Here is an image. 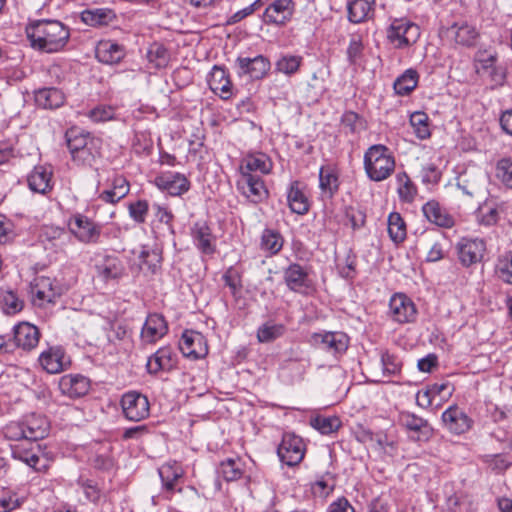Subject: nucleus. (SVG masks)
I'll return each instance as SVG.
<instances>
[{"label": "nucleus", "mask_w": 512, "mask_h": 512, "mask_svg": "<svg viewBox=\"0 0 512 512\" xmlns=\"http://www.w3.org/2000/svg\"><path fill=\"white\" fill-rule=\"evenodd\" d=\"M312 339L321 349L335 357L344 354L349 346V337L338 331L314 333Z\"/></svg>", "instance_id": "4be33fe9"}, {"label": "nucleus", "mask_w": 512, "mask_h": 512, "mask_svg": "<svg viewBox=\"0 0 512 512\" xmlns=\"http://www.w3.org/2000/svg\"><path fill=\"white\" fill-rule=\"evenodd\" d=\"M339 173L332 165L322 166L319 170V188L323 195L332 198L339 190Z\"/></svg>", "instance_id": "c9c22d12"}, {"label": "nucleus", "mask_w": 512, "mask_h": 512, "mask_svg": "<svg viewBox=\"0 0 512 512\" xmlns=\"http://www.w3.org/2000/svg\"><path fill=\"white\" fill-rule=\"evenodd\" d=\"M49 429L50 423L45 415L30 413L8 422L1 429V434L10 442L12 459L25 464L35 472L44 473L50 467V460L37 441L45 438Z\"/></svg>", "instance_id": "f257e3e1"}, {"label": "nucleus", "mask_w": 512, "mask_h": 512, "mask_svg": "<svg viewBox=\"0 0 512 512\" xmlns=\"http://www.w3.org/2000/svg\"><path fill=\"white\" fill-rule=\"evenodd\" d=\"M64 94L57 88H42L35 93L36 104L44 109H56L63 105Z\"/></svg>", "instance_id": "4c0bfd02"}, {"label": "nucleus", "mask_w": 512, "mask_h": 512, "mask_svg": "<svg viewBox=\"0 0 512 512\" xmlns=\"http://www.w3.org/2000/svg\"><path fill=\"white\" fill-rule=\"evenodd\" d=\"M303 57L300 55H281L275 62V71L287 76L294 75L302 65Z\"/></svg>", "instance_id": "8fccbe9b"}, {"label": "nucleus", "mask_w": 512, "mask_h": 512, "mask_svg": "<svg viewBox=\"0 0 512 512\" xmlns=\"http://www.w3.org/2000/svg\"><path fill=\"white\" fill-rule=\"evenodd\" d=\"M363 167L369 180L382 182L394 173L396 159L386 145L374 144L364 152Z\"/></svg>", "instance_id": "7ed1b4c3"}, {"label": "nucleus", "mask_w": 512, "mask_h": 512, "mask_svg": "<svg viewBox=\"0 0 512 512\" xmlns=\"http://www.w3.org/2000/svg\"><path fill=\"white\" fill-rule=\"evenodd\" d=\"M420 35V27L405 17L391 18L386 29V38L396 49L412 46L418 41Z\"/></svg>", "instance_id": "20e7f679"}, {"label": "nucleus", "mask_w": 512, "mask_h": 512, "mask_svg": "<svg viewBox=\"0 0 512 512\" xmlns=\"http://www.w3.org/2000/svg\"><path fill=\"white\" fill-rule=\"evenodd\" d=\"M381 364L384 376L391 377L399 375L402 369L401 359L389 351H383L381 353Z\"/></svg>", "instance_id": "4d7b16f0"}, {"label": "nucleus", "mask_w": 512, "mask_h": 512, "mask_svg": "<svg viewBox=\"0 0 512 512\" xmlns=\"http://www.w3.org/2000/svg\"><path fill=\"white\" fill-rule=\"evenodd\" d=\"M177 355L170 346L160 347L147 360L146 369L151 375L170 372L176 367Z\"/></svg>", "instance_id": "b1692460"}, {"label": "nucleus", "mask_w": 512, "mask_h": 512, "mask_svg": "<svg viewBox=\"0 0 512 512\" xmlns=\"http://www.w3.org/2000/svg\"><path fill=\"white\" fill-rule=\"evenodd\" d=\"M285 332L284 324L269 320L258 327L256 336L260 343H270L282 337Z\"/></svg>", "instance_id": "37998d69"}, {"label": "nucleus", "mask_w": 512, "mask_h": 512, "mask_svg": "<svg viewBox=\"0 0 512 512\" xmlns=\"http://www.w3.org/2000/svg\"><path fill=\"white\" fill-rule=\"evenodd\" d=\"M121 407L125 417L130 421H141L150 413L148 398L137 391L126 392L121 398Z\"/></svg>", "instance_id": "ddd939ff"}, {"label": "nucleus", "mask_w": 512, "mask_h": 512, "mask_svg": "<svg viewBox=\"0 0 512 512\" xmlns=\"http://www.w3.org/2000/svg\"><path fill=\"white\" fill-rule=\"evenodd\" d=\"M190 235L196 249L205 255H213L216 252L217 238L206 220H197L190 229Z\"/></svg>", "instance_id": "4468645a"}, {"label": "nucleus", "mask_w": 512, "mask_h": 512, "mask_svg": "<svg viewBox=\"0 0 512 512\" xmlns=\"http://www.w3.org/2000/svg\"><path fill=\"white\" fill-rule=\"evenodd\" d=\"M475 219L479 225L491 227L499 220V209L494 201H485L475 211Z\"/></svg>", "instance_id": "79ce46f5"}, {"label": "nucleus", "mask_w": 512, "mask_h": 512, "mask_svg": "<svg viewBox=\"0 0 512 512\" xmlns=\"http://www.w3.org/2000/svg\"><path fill=\"white\" fill-rule=\"evenodd\" d=\"M52 176L53 169L51 166H35L31 173L28 175V186L34 192L45 194L49 192L53 187Z\"/></svg>", "instance_id": "2f4dec72"}, {"label": "nucleus", "mask_w": 512, "mask_h": 512, "mask_svg": "<svg viewBox=\"0 0 512 512\" xmlns=\"http://www.w3.org/2000/svg\"><path fill=\"white\" fill-rule=\"evenodd\" d=\"M0 303L3 311L9 315H14L23 309V301L13 291L2 292Z\"/></svg>", "instance_id": "bf43d9fd"}, {"label": "nucleus", "mask_w": 512, "mask_h": 512, "mask_svg": "<svg viewBox=\"0 0 512 512\" xmlns=\"http://www.w3.org/2000/svg\"><path fill=\"white\" fill-rule=\"evenodd\" d=\"M149 209V203L145 199H138L128 204L129 216L137 224L146 222Z\"/></svg>", "instance_id": "052dcab7"}, {"label": "nucleus", "mask_w": 512, "mask_h": 512, "mask_svg": "<svg viewBox=\"0 0 512 512\" xmlns=\"http://www.w3.org/2000/svg\"><path fill=\"white\" fill-rule=\"evenodd\" d=\"M25 32L34 50L48 54L63 51L70 39L69 27L58 20L31 21Z\"/></svg>", "instance_id": "f03ea898"}, {"label": "nucleus", "mask_w": 512, "mask_h": 512, "mask_svg": "<svg viewBox=\"0 0 512 512\" xmlns=\"http://www.w3.org/2000/svg\"><path fill=\"white\" fill-rule=\"evenodd\" d=\"M495 274L501 281L512 284V251L498 256L495 264Z\"/></svg>", "instance_id": "3c124183"}, {"label": "nucleus", "mask_w": 512, "mask_h": 512, "mask_svg": "<svg viewBox=\"0 0 512 512\" xmlns=\"http://www.w3.org/2000/svg\"><path fill=\"white\" fill-rule=\"evenodd\" d=\"M304 185L298 181H292L287 188V202L290 210L298 215L308 213L310 203L304 192Z\"/></svg>", "instance_id": "7c9ffc66"}, {"label": "nucleus", "mask_w": 512, "mask_h": 512, "mask_svg": "<svg viewBox=\"0 0 512 512\" xmlns=\"http://www.w3.org/2000/svg\"><path fill=\"white\" fill-rule=\"evenodd\" d=\"M158 474L162 482V489L173 493L184 476V470L178 462L169 461L158 468Z\"/></svg>", "instance_id": "473e14b6"}, {"label": "nucleus", "mask_w": 512, "mask_h": 512, "mask_svg": "<svg viewBox=\"0 0 512 512\" xmlns=\"http://www.w3.org/2000/svg\"><path fill=\"white\" fill-rule=\"evenodd\" d=\"M497 178L509 188H512V159L502 158L496 165Z\"/></svg>", "instance_id": "0e129e2a"}, {"label": "nucleus", "mask_w": 512, "mask_h": 512, "mask_svg": "<svg viewBox=\"0 0 512 512\" xmlns=\"http://www.w3.org/2000/svg\"><path fill=\"white\" fill-rule=\"evenodd\" d=\"M168 332V324L163 315L151 313L147 316L141 330V340L145 344H153L162 339Z\"/></svg>", "instance_id": "a878e982"}, {"label": "nucleus", "mask_w": 512, "mask_h": 512, "mask_svg": "<svg viewBox=\"0 0 512 512\" xmlns=\"http://www.w3.org/2000/svg\"><path fill=\"white\" fill-rule=\"evenodd\" d=\"M387 226L388 235L395 244L402 243L406 239V223L400 213L391 212L388 215Z\"/></svg>", "instance_id": "c03bdc74"}, {"label": "nucleus", "mask_w": 512, "mask_h": 512, "mask_svg": "<svg viewBox=\"0 0 512 512\" xmlns=\"http://www.w3.org/2000/svg\"><path fill=\"white\" fill-rule=\"evenodd\" d=\"M375 0H352L348 3V19L352 23L366 21L373 14Z\"/></svg>", "instance_id": "58836bf2"}, {"label": "nucleus", "mask_w": 512, "mask_h": 512, "mask_svg": "<svg viewBox=\"0 0 512 512\" xmlns=\"http://www.w3.org/2000/svg\"><path fill=\"white\" fill-rule=\"evenodd\" d=\"M39 366L48 374H59L71 365L70 357L60 345L48 346L38 356Z\"/></svg>", "instance_id": "9b49d317"}, {"label": "nucleus", "mask_w": 512, "mask_h": 512, "mask_svg": "<svg viewBox=\"0 0 512 512\" xmlns=\"http://www.w3.org/2000/svg\"><path fill=\"white\" fill-rule=\"evenodd\" d=\"M97 276L103 281L119 280L125 275V265L116 255L98 254L95 260Z\"/></svg>", "instance_id": "dca6fc26"}, {"label": "nucleus", "mask_w": 512, "mask_h": 512, "mask_svg": "<svg viewBox=\"0 0 512 512\" xmlns=\"http://www.w3.org/2000/svg\"><path fill=\"white\" fill-rule=\"evenodd\" d=\"M146 57L155 68H164L169 62L170 55L163 44L155 42L149 46Z\"/></svg>", "instance_id": "603ef678"}, {"label": "nucleus", "mask_w": 512, "mask_h": 512, "mask_svg": "<svg viewBox=\"0 0 512 512\" xmlns=\"http://www.w3.org/2000/svg\"><path fill=\"white\" fill-rule=\"evenodd\" d=\"M397 194L403 203H412L417 195V187L405 171L396 174Z\"/></svg>", "instance_id": "a19ab883"}, {"label": "nucleus", "mask_w": 512, "mask_h": 512, "mask_svg": "<svg viewBox=\"0 0 512 512\" xmlns=\"http://www.w3.org/2000/svg\"><path fill=\"white\" fill-rule=\"evenodd\" d=\"M68 229L82 244H98L102 235V224L83 213L76 212L68 220Z\"/></svg>", "instance_id": "39448f33"}, {"label": "nucleus", "mask_w": 512, "mask_h": 512, "mask_svg": "<svg viewBox=\"0 0 512 512\" xmlns=\"http://www.w3.org/2000/svg\"><path fill=\"white\" fill-rule=\"evenodd\" d=\"M417 308L410 297L404 293H395L389 300L388 315L392 321L404 325L417 319Z\"/></svg>", "instance_id": "1a4fd4ad"}, {"label": "nucleus", "mask_w": 512, "mask_h": 512, "mask_svg": "<svg viewBox=\"0 0 512 512\" xmlns=\"http://www.w3.org/2000/svg\"><path fill=\"white\" fill-rule=\"evenodd\" d=\"M236 189L239 194L250 204H260L269 197L263 177L260 175H238Z\"/></svg>", "instance_id": "423d86ee"}, {"label": "nucleus", "mask_w": 512, "mask_h": 512, "mask_svg": "<svg viewBox=\"0 0 512 512\" xmlns=\"http://www.w3.org/2000/svg\"><path fill=\"white\" fill-rule=\"evenodd\" d=\"M155 185L171 196H182L190 190L191 182L182 173L166 171L155 177Z\"/></svg>", "instance_id": "6ab92c4d"}, {"label": "nucleus", "mask_w": 512, "mask_h": 512, "mask_svg": "<svg viewBox=\"0 0 512 512\" xmlns=\"http://www.w3.org/2000/svg\"><path fill=\"white\" fill-rule=\"evenodd\" d=\"M179 349L187 358L200 359L207 355L208 344L202 333L185 330L179 341Z\"/></svg>", "instance_id": "aec40b11"}, {"label": "nucleus", "mask_w": 512, "mask_h": 512, "mask_svg": "<svg viewBox=\"0 0 512 512\" xmlns=\"http://www.w3.org/2000/svg\"><path fill=\"white\" fill-rule=\"evenodd\" d=\"M111 189L99 194V199L106 203L115 204L124 198L130 190L129 182L123 175L114 173L111 179Z\"/></svg>", "instance_id": "e433bc0d"}, {"label": "nucleus", "mask_w": 512, "mask_h": 512, "mask_svg": "<svg viewBox=\"0 0 512 512\" xmlns=\"http://www.w3.org/2000/svg\"><path fill=\"white\" fill-rule=\"evenodd\" d=\"M410 124L417 138L425 140L430 137L429 118L425 112L416 111L410 116Z\"/></svg>", "instance_id": "864d4df0"}, {"label": "nucleus", "mask_w": 512, "mask_h": 512, "mask_svg": "<svg viewBox=\"0 0 512 512\" xmlns=\"http://www.w3.org/2000/svg\"><path fill=\"white\" fill-rule=\"evenodd\" d=\"M498 55L488 50H478L474 56V66L478 74L487 73L497 65Z\"/></svg>", "instance_id": "5fc2aeb1"}, {"label": "nucleus", "mask_w": 512, "mask_h": 512, "mask_svg": "<svg viewBox=\"0 0 512 512\" xmlns=\"http://www.w3.org/2000/svg\"><path fill=\"white\" fill-rule=\"evenodd\" d=\"M133 254H137L141 269L146 268L150 273L155 274L161 267L162 253L155 246L143 244L138 250H133Z\"/></svg>", "instance_id": "72a5a7b5"}, {"label": "nucleus", "mask_w": 512, "mask_h": 512, "mask_svg": "<svg viewBox=\"0 0 512 512\" xmlns=\"http://www.w3.org/2000/svg\"><path fill=\"white\" fill-rule=\"evenodd\" d=\"M341 124L349 133H357L363 129L362 118L353 111H346L341 117Z\"/></svg>", "instance_id": "69168bd1"}, {"label": "nucleus", "mask_w": 512, "mask_h": 512, "mask_svg": "<svg viewBox=\"0 0 512 512\" xmlns=\"http://www.w3.org/2000/svg\"><path fill=\"white\" fill-rule=\"evenodd\" d=\"M37 326L29 322H20L13 328V341L16 347L30 351L37 347L40 340Z\"/></svg>", "instance_id": "bb28decb"}, {"label": "nucleus", "mask_w": 512, "mask_h": 512, "mask_svg": "<svg viewBox=\"0 0 512 512\" xmlns=\"http://www.w3.org/2000/svg\"><path fill=\"white\" fill-rule=\"evenodd\" d=\"M273 163L264 153H253L244 156L239 164L240 175H268L271 173Z\"/></svg>", "instance_id": "393cba45"}, {"label": "nucleus", "mask_w": 512, "mask_h": 512, "mask_svg": "<svg viewBox=\"0 0 512 512\" xmlns=\"http://www.w3.org/2000/svg\"><path fill=\"white\" fill-rule=\"evenodd\" d=\"M310 425L322 435H330L339 430L342 422L336 415H317L310 419Z\"/></svg>", "instance_id": "de8ad7c7"}, {"label": "nucleus", "mask_w": 512, "mask_h": 512, "mask_svg": "<svg viewBox=\"0 0 512 512\" xmlns=\"http://www.w3.org/2000/svg\"><path fill=\"white\" fill-rule=\"evenodd\" d=\"M445 35L455 46L461 48H473L480 39V32L476 25L467 20H459L450 25Z\"/></svg>", "instance_id": "0eeeda50"}, {"label": "nucleus", "mask_w": 512, "mask_h": 512, "mask_svg": "<svg viewBox=\"0 0 512 512\" xmlns=\"http://www.w3.org/2000/svg\"><path fill=\"white\" fill-rule=\"evenodd\" d=\"M364 44L362 36L353 34L350 37L349 44L346 50L347 61L350 65H355L363 55Z\"/></svg>", "instance_id": "680f3d73"}, {"label": "nucleus", "mask_w": 512, "mask_h": 512, "mask_svg": "<svg viewBox=\"0 0 512 512\" xmlns=\"http://www.w3.org/2000/svg\"><path fill=\"white\" fill-rule=\"evenodd\" d=\"M294 11L293 0H274L264 11V21L267 24L284 26L292 19Z\"/></svg>", "instance_id": "5701e85b"}, {"label": "nucleus", "mask_w": 512, "mask_h": 512, "mask_svg": "<svg viewBox=\"0 0 512 512\" xmlns=\"http://www.w3.org/2000/svg\"><path fill=\"white\" fill-rule=\"evenodd\" d=\"M420 177L424 185H435L441 179V171L434 163H427L422 166Z\"/></svg>", "instance_id": "338daca9"}, {"label": "nucleus", "mask_w": 512, "mask_h": 512, "mask_svg": "<svg viewBox=\"0 0 512 512\" xmlns=\"http://www.w3.org/2000/svg\"><path fill=\"white\" fill-rule=\"evenodd\" d=\"M115 18V13L108 8L85 10L81 14L82 21L89 26L107 25Z\"/></svg>", "instance_id": "a18cd8bd"}, {"label": "nucleus", "mask_w": 512, "mask_h": 512, "mask_svg": "<svg viewBox=\"0 0 512 512\" xmlns=\"http://www.w3.org/2000/svg\"><path fill=\"white\" fill-rule=\"evenodd\" d=\"M422 212L430 223L438 227L449 229L455 225V218L436 200L426 202Z\"/></svg>", "instance_id": "cd10ccee"}, {"label": "nucleus", "mask_w": 512, "mask_h": 512, "mask_svg": "<svg viewBox=\"0 0 512 512\" xmlns=\"http://www.w3.org/2000/svg\"><path fill=\"white\" fill-rule=\"evenodd\" d=\"M481 177L471 175L467 172L462 173L457 178V187L463 194L473 197L481 186Z\"/></svg>", "instance_id": "6e6d98bb"}, {"label": "nucleus", "mask_w": 512, "mask_h": 512, "mask_svg": "<svg viewBox=\"0 0 512 512\" xmlns=\"http://www.w3.org/2000/svg\"><path fill=\"white\" fill-rule=\"evenodd\" d=\"M444 428L454 435H462L473 426V419L457 405L449 406L441 416Z\"/></svg>", "instance_id": "2eb2a0df"}, {"label": "nucleus", "mask_w": 512, "mask_h": 512, "mask_svg": "<svg viewBox=\"0 0 512 512\" xmlns=\"http://www.w3.org/2000/svg\"><path fill=\"white\" fill-rule=\"evenodd\" d=\"M235 64L239 75H248L253 80L265 78L271 69L270 60L261 54L252 58L239 56Z\"/></svg>", "instance_id": "f3484780"}, {"label": "nucleus", "mask_w": 512, "mask_h": 512, "mask_svg": "<svg viewBox=\"0 0 512 512\" xmlns=\"http://www.w3.org/2000/svg\"><path fill=\"white\" fill-rule=\"evenodd\" d=\"M90 387V379L78 373L65 374L58 381L60 393L70 399H78L85 396L89 392Z\"/></svg>", "instance_id": "412c9836"}, {"label": "nucleus", "mask_w": 512, "mask_h": 512, "mask_svg": "<svg viewBox=\"0 0 512 512\" xmlns=\"http://www.w3.org/2000/svg\"><path fill=\"white\" fill-rule=\"evenodd\" d=\"M283 279L287 288L295 293L307 295L313 289L307 267L291 263L283 270Z\"/></svg>", "instance_id": "f8f14e48"}, {"label": "nucleus", "mask_w": 512, "mask_h": 512, "mask_svg": "<svg viewBox=\"0 0 512 512\" xmlns=\"http://www.w3.org/2000/svg\"><path fill=\"white\" fill-rule=\"evenodd\" d=\"M284 239L282 235L273 229H264L261 235V249L268 255L278 254L283 247Z\"/></svg>", "instance_id": "49530a36"}, {"label": "nucleus", "mask_w": 512, "mask_h": 512, "mask_svg": "<svg viewBox=\"0 0 512 512\" xmlns=\"http://www.w3.org/2000/svg\"><path fill=\"white\" fill-rule=\"evenodd\" d=\"M418 82V72L413 68H409L395 79L393 88L397 95L408 96L415 90Z\"/></svg>", "instance_id": "ea45409f"}, {"label": "nucleus", "mask_w": 512, "mask_h": 512, "mask_svg": "<svg viewBox=\"0 0 512 512\" xmlns=\"http://www.w3.org/2000/svg\"><path fill=\"white\" fill-rule=\"evenodd\" d=\"M305 450V444L301 437L294 433H285L277 448V454L282 463L293 467L303 460Z\"/></svg>", "instance_id": "9d476101"}, {"label": "nucleus", "mask_w": 512, "mask_h": 512, "mask_svg": "<svg viewBox=\"0 0 512 512\" xmlns=\"http://www.w3.org/2000/svg\"><path fill=\"white\" fill-rule=\"evenodd\" d=\"M85 116L94 123H104L115 118V108L109 105H98L87 111Z\"/></svg>", "instance_id": "e2e57ef3"}, {"label": "nucleus", "mask_w": 512, "mask_h": 512, "mask_svg": "<svg viewBox=\"0 0 512 512\" xmlns=\"http://www.w3.org/2000/svg\"><path fill=\"white\" fill-rule=\"evenodd\" d=\"M30 295L35 306L44 307L48 303H53L60 292L50 277L40 276L31 283Z\"/></svg>", "instance_id": "a211bd4d"}, {"label": "nucleus", "mask_w": 512, "mask_h": 512, "mask_svg": "<svg viewBox=\"0 0 512 512\" xmlns=\"http://www.w3.org/2000/svg\"><path fill=\"white\" fill-rule=\"evenodd\" d=\"M217 472L227 482L236 481L244 473L243 463L240 458H227L220 463Z\"/></svg>", "instance_id": "09e8293b"}, {"label": "nucleus", "mask_w": 512, "mask_h": 512, "mask_svg": "<svg viewBox=\"0 0 512 512\" xmlns=\"http://www.w3.org/2000/svg\"><path fill=\"white\" fill-rule=\"evenodd\" d=\"M399 424L405 429L418 434V440H428L433 434V428L429 422L409 411L399 414Z\"/></svg>", "instance_id": "c756f323"}, {"label": "nucleus", "mask_w": 512, "mask_h": 512, "mask_svg": "<svg viewBox=\"0 0 512 512\" xmlns=\"http://www.w3.org/2000/svg\"><path fill=\"white\" fill-rule=\"evenodd\" d=\"M77 485L83 490L86 499L90 502H97L101 497V491L96 483L90 479L79 477Z\"/></svg>", "instance_id": "774afa93"}, {"label": "nucleus", "mask_w": 512, "mask_h": 512, "mask_svg": "<svg viewBox=\"0 0 512 512\" xmlns=\"http://www.w3.org/2000/svg\"><path fill=\"white\" fill-rule=\"evenodd\" d=\"M210 89L222 99L227 100L232 96V83L224 68L214 66L208 79Z\"/></svg>", "instance_id": "f704fd0d"}, {"label": "nucleus", "mask_w": 512, "mask_h": 512, "mask_svg": "<svg viewBox=\"0 0 512 512\" xmlns=\"http://www.w3.org/2000/svg\"><path fill=\"white\" fill-rule=\"evenodd\" d=\"M151 210H152V215H153V218L151 221L152 226L157 225V224H164L168 228L173 227L172 223H173L174 215L171 212V210L168 208V206H166L164 204L153 203Z\"/></svg>", "instance_id": "13d9d810"}, {"label": "nucleus", "mask_w": 512, "mask_h": 512, "mask_svg": "<svg viewBox=\"0 0 512 512\" xmlns=\"http://www.w3.org/2000/svg\"><path fill=\"white\" fill-rule=\"evenodd\" d=\"M125 55V47L112 40H101L95 48L97 60L108 65L119 63Z\"/></svg>", "instance_id": "c85d7f7f"}, {"label": "nucleus", "mask_w": 512, "mask_h": 512, "mask_svg": "<svg viewBox=\"0 0 512 512\" xmlns=\"http://www.w3.org/2000/svg\"><path fill=\"white\" fill-rule=\"evenodd\" d=\"M456 251L461 265L469 268L483 260L486 252V242L478 237H463L458 241Z\"/></svg>", "instance_id": "6e6552de"}]
</instances>
